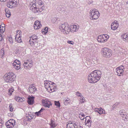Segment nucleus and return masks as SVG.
<instances>
[{
	"mask_svg": "<svg viewBox=\"0 0 128 128\" xmlns=\"http://www.w3.org/2000/svg\"><path fill=\"white\" fill-rule=\"evenodd\" d=\"M122 37L124 39V40L126 42L128 41V34L127 33H124L122 35Z\"/></svg>",
	"mask_w": 128,
	"mask_h": 128,
	"instance_id": "obj_21",
	"label": "nucleus"
},
{
	"mask_svg": "<svg viewBox=\"0 0 128 128\" xmlns=\"http://www.w3.org/2000/svg\"><path fill=\"white\" fill-rule=\"evenodd\" d=\"M111 50L107 48H104L102 49L101 53L104 57L109 58L112 55Z\"/></svg>",
	"mask_w": 128,
	"mask_h": 128,
	"instance_id": "obj_4",
	"label": "nucleus"
},
{
	"mask_svg": "<svg viewBox=\"0 0 128 128\" xmlns=\"http://www.w3.org/2000/svg\"><path fill=\"white\" fill-rule=\"evenodd\" d=\"M94 111L95 112L98 113L100 114H106L105 110L102 108H96L94 109Z\"/></svg>",
	"mask_w": 128,
	"mask_h": 128,
	"instance_id": "obj_15",
	"label": "nucleus"
},
{
	"mask_svg": "<svg viewBox=\"0 0 128 128\" xmlns=\"http://www.w3.org/2000/svg\"><path fill=\"white\" fill-rule=\"evenodd\" d=\"M9 40L10 43H11L12 44V38H9Z\"/></svg>",
	"mask_w": 128,
	"mask_h": 128,
	"instance_id": "obj_46",
	"label": "nucleus"
},
{
	"mask_svg": "<svg viewBox=\"0 0 128 128\" xmlns=\"http://www.w3.org/2000/svg\"><path fill=\"white\" fill-rule=\"evenodd\" d=\"M15 99L17 101L19 102H23L25 100V99L24 98H20L18 96H15Z\"/></svg>",
	"mask_w": 128,
	"mask_h": 128,
	"instance_id": "obj_23",
	"label": "nucleus"
},
{
	"mask_svg": "<svg viewBox=\"0 0 128 128\" xmlns=\"http://www.w3.org/2000/svg\"><path fill=\"white\" fill-rule=\"evenodd\" d=\"M119 114H120V116L122 118H124L126 115V114L125 112H123L122 110L120 111Z\"/></svg>",
	"mask_w": 128,
	"mask_h": 128,
	"instance_id": "obj_33",
	"label": "nucleus"
},
{
	"mask_svg": "<svg viewBox=\"0 0 128 128\" xmlns=\"http://www.w3.org/2000/svg\"><path fill=\"white\" fill-rule=\"evenodd\" d=\"M80 118L82 120H83L84 119V117H82V116H81V117Z\"/></svg>",
	"mask_w": 128,
	"mask_h": 128,
	"instance_id": "obj_51",
	"label": "nucleus"
},
{
	"mask_svg": "<svg viewBox=\"0 0 128 128\" xmlns=\"http://www.w3.org/2000/svg\"><path fill=\"white\" fill-rule=\"evenodd\" d=\"M89 14L90 17L92 20L98 19L100 16V13L98 10L93 9H91L90 11Z\"/></svg>",
	"mask_w": 128,
	"mask_h": 128,
	"instance_id": "obj_6",
	"label": "nucleus"
},
{
	"mask_svg": "<svg viewBox=\"0 0 128 128\" xmlns=\"http://www.w3.org/2000/svg\"><path fill=\"white\" fill-rule=\"evenodd\" d=\"M102 35L98 36L97 38V40L99 42H106V40L104 39Z\"/></svg>",
	"mask_w": 128,
	"mask_h": 128,
	"instance_id": "obj_19",
	"label": "nucleus"
},
{
	"mask_svg": "<svg viewBox=\"0 0 128 128\" xmlns=\"http://www.w3.org/2000/svg\"><path fill=\"white\" fill-rule=\"evenodd\" d=\"M22 33L21 31L20 30H17L16 32V37H18L21 36Z\"/></svg>",
	"mask_w": 128,
	"mask_h": 128,
	"instance_id": "obj_31",
	"label": "nucleus"
},
{
	"mask_svg": "<svg viewBox=\"0 0 128 128\" xmlns=\"http://www.w3.org/2000/svg\"><path fill=\"white\" fill-rule=\"evenodd\" d=\"M15 40L18 42L20 43L22 42V40L21 39V36L15 37Z\"/></svg>",
	"mask_w": 128,
	"mask_h": 128,
	"instance_id": "obj_32",
	"label": "nucleus"
},
{
	"mask_svg": "<svg viewBox=\"0 0 128 128\" xmlns=\"http://www.w3.org/2000/svg\"><path fill=\"white\" fill-rule=\"evenodd\" d=\"M15 120L14 119H12L7 121L6 123V124L8 128H12L15 125Z\"/></svg>",
	"mask_w": 128,
	"mask_h": 128,
	"instance_id": "obj_9",
	"label": "nucleus"
},
{
	"mask_svg": "<svg viewBox=\"0 0 128 128\" xmlns=\"http://www.w3.org/2000/svg\"><path fill=\"white\" fill-rule=\"evenodd\" d=\"M127 4H128V2H127Z\"/></svg>",
	"mask_w": 128,
	"mask_h": 128,
	"instance_id": "obj_57",
	"label": "nucleus"
},
{
	"mask_svg": "<svg viewBox=\"0 0 128 128\" xmlns=\"http://www.w3.org/2000/svg\"><path fill=\"white\" fill-rule=\"evenodd\" d=\"M44 86L48 92L51 93L56 91L57 90L56 86H51L49 81H45L44 82Z\"/></svg>",
	"mask_w": 128,
	"mask_h": 128,
	"instance_id": "obj_5",
	"label": "nucleus"
},
{
	"mask_svg": "<svg viewBox=\"0 0 128 128\" xmlns=\"http://www.w3.org/2000/svg\"><path fill=\"white\" fill-rule=\"evenodd\" d=\"M82 114V117H84L85 116V115L83 113V114Z\"/></svg>",
	"mask_w": 128,
	"mask_h": 128,
	"instance_id": "obj_53",
	"label": "nucleus"
},
{
	"mask_svg": "<svg viewBox=\"0 0 128 128\" xmlns=\"http://www.w3.org/2000/svg\"><path fill=\"white\" fill-rule=\"evenodd\" d=\"M0 54L1 55H2V56L4 55V49L2 48L1 49L0 51Z\"/></svg>",
	"mask_w": 128,
	"mask_h": 128,
	"instance_id": "obj_41",
	"label": "nucleus"
},
{
	"mask_svg": "<svg viewBox=\"0 0 128 128\" xmlns=\"http://www.w3.org/2000/svg\"><path fill=\"white\" fill-rule=\"evenodd\" d=\"M55 84L53 82H52V83L51 84H50V85L51 86H56L54 85H55Z\"/></svg>",
	"mask_w": 128,
	"mask_h": 128,
	"instance_id": "obj_47",
	"label": "nucleus"
},
{
	"mask_svg": "<svg viewBox=\"0 0 128 128\" xmlns=\"http://www.w3.org/2000/svg\"><path fill=\"white\" fill-rule=\"evenodd\" d=\"M34 28L35 30H37L39 29L42 26L40 21L38 20L34 22Z\"/></svg>",
	"mask_w": 128,
	"mask_h": 128,
	"instance_id": "obj_14",
	"label": "nucleus"
},
{
	"mask_svg": "<svg viewBox=\"0 0 128 128\" xmlns=\"http://www.w3.org/2000/svg\"><path fill=\"white\" fill-rule=\"evenodd\" d=\"M96 62H97V61H96V60H95V61H94V64H96Z\"/></svg>",
	"mask_w": 128,
	"mask_h": 128,
	"instance_id": "obj_54",
	"label": "nucleus"
},
{
	"mask_svg": "<svg viewBox=\"0 0 128 128\" xmlns=\"http://www.w3.org/2000/svg\"><path fill=\"white\" fill-rule=\"evenodd\" d=\"M9 109L10 111L11 112H12L13 111L14 108L12 107V104H9Z\"/></svg>",
	"mask_w": 128,
	"mask_h": 128,
	"instance_id": "obj_36",
	"label": "nucleus"
},
{
	"mask_svg": "<svg viewBox=\"0 0 128 128\" xmlns=\"http://www.w3.org/2000/svg\"><path fill=\"white\" fill-rule=\"evenodd\" d=\"M5 12L6 16L8 18L10 17L11 15L10 12V10H8V9H6L5 10Z\"/></svg>",
	"mask_w": 128,
	"mask_h": 128,
	"instance_id": "obj_27",
	"label": "nucleus"
},
{
	"mask_svg": "<svg viewBox=\"0 0 128 128\" xmlns=\"http://www.w3.org/2000/svg\"><path fill=\"white\" fill-rule=\"evenodd\" d=\"M14 90V89L13 88H10L8 90V94L10 96L12 95V92Z\"/></svg>",
	"mask_w": 128,
	"mask_h": 128,
	"instance_id": "obj_28",
	"label": "nucleus"
},
{
	"mask_svg": "<svg viewBox=\"0 0 128 128\" xmlns=\"http://www.w3.org/2000/svg\"><path fill=\"white\" fill-rule=\"evenodd\" d=\"M124 67L122 66H121L116 69V72L118 75L120 76L122 75Z\"/></svg>",
	"mask_w": 128,
	"mask_h": 128,
	"instance_id": "obj_10",
	"label": "nucleus"
},
{
	"mask_svg": "<svg viewBox=\"0 0 128 128\" xmlns=\"http://www.w3.org/2000/svg\"><path fill=\"white\" fill-rule=\"evenodd\" d=\"M29 91L30 93H34L37 90L36 88L33 85H30L28 88Z\"/></svg>",
	"mask_w": 128,
	"mask_h": 128,
	"instance_id": "obj_17",
	"label": "nucleus"
},
{
	"mask_svg": "<svg viewBox=\"0 0 128 128\" xmlns=\"http://www.w3.org/2000/svg\"><path fill=\"white\" fill-rule=\"evenodd\" d=\"M6 0H0L2 2H5L6 1Z\"/></svg>",
	"mask_w": 128,
	"mask_h": 128,
	"instance_id": "obj_52",
	"label": "nucleus"
},
{
	"mask_svg": "<svg viewBox=\"0 0 128 128\" xmlns=\"http://www.w3.org/2000/svg\"><path fill=\"white\" fill-rule=\"evenodd\" d=\"M70 100L69 98H67V99H66L64 102V104L66 105L68 104H70Z\"/></svg>",
	"mask_w": 128,
	"mask_h": 128,
	"instance_id": "obj_35",
	"label": "nucleus"
},
{
	"mask_svg": "<svg viewBox=\"0 0 128 128\" xmlns=\"http://www.w3.org/2000/svg\"><path fill=\"white\" fill-rule=\"evenodd\" d=\"M34 116H33L32 114H27L26 115V117L28 119V120L30 121V120L32 119Z\"/></svg>",
	"mask_w": 128,
	"mask_h": 128,
	"instance_id": "obj_29",
	"label": "nucleus"
},
{
	"mask_svg": "<svg viewBox=\"0 0 128 128\" xmlns=\"http://www.w3.org/2000/svg\"><path fill=\"white\" fill-rule=\"evenodd\" d=\"M67 43L69 44L73 45L74 44V42L72 40H68Z\"/></svg>",
	"mask_w": 128,
	"mask_h": 128,
	"instance_id": "obj_42",
	"label": "nucleus"
},
{
	"mask_svg": "<svg viewBox=\"0 0 128 128\" xmlns=\"http://www.w3.org/2000/svg\"><path fill=\"white\" fill-rule=\"evenodd\" d=\"M1 102V100H0V102Z\"/></svg>",
	"mask_w": 128,
	"mask_h": 128,
	"instance_id": "obj_58",
	"label": "nucleus"
},
{
	"mask_svg": "<svg viewBox=\"0 0 128 128\" xmlns=\"http://www.w3.org/2000/svg\"><path fill=\"white\" fill-rule=\"evenodd\" d=\"M7 6L8 8H12L14 7H15L16 5L12 2H10V1L9 0V2L7 4Z\"/></svg>",
	"mask_w": 128,
	"mask_h": 128,
	"instance_id": "obj_25",
	"label": "nucleus"
},
{
	"mask_svg": "<svg viewBox=\"0 0 128 128\" xmlns=\"http://www.w3.org/2000/svg\"><path fill=\"white\" fill-rule=\"evenodd\" d=\"M76 124H74L72 123L71 122H69L67 123V128H76Z\"/></svg>",
	"mask_w": 128,
	"mask_h": 128,
	"instance_id": "obj_18",
	"label": "nucleus"
},
{
	"mask_svg": "<svg viewBox=\"0 0 128 128\" xmlns=\"http://www.w3.org/2000/svg\"><path fill=\"white\" fill-rule=\"evenodd\" d=\"M48 28L46 27L44 29L42 30V33L43 34H45L47 33L48 32Z\"/></svg>",
	"mask_w": 128,
	"mask_h": 128,
	"instance_id": "obj_30",
	"label": "nucleus"
},
{
	"mask_svg": "<svg viewBox=\"0 0 128 128\" xmlns=\"http://www.w3.org/2000/svg\"><path fill=\"white\" fill-rule=\"evenodd\" d=\"M59 28L63 34H68L70 32H77L79 29V26L77 24H72L70 26L67 23L65 22L60 24Z\"/></svg>",
	"mask_w": 128,
	"mask_h": 128,
	"instance_id": "obj_1",
	"label": "nucleus"
},
{
	"mask_svg": "<svg viewBox=\"0 0 128 128\" xmlns=\"http://www.w3.org/2000/svg\"><path fill=\"white\" fill-rule=\"evenodd\" d=\"M79 99V101L81 104L84 103L85 101V98L82 96L80 97Z\"/></svg>",
	"mask_w": 128,
	"mask_h": 128,
	"instance_id": "obj_34",
	"label": "nucleus"
},
{
	"mask_svg": "<svg viewBox=\"0 0 128 128\" xmlns=\"http://www.w3.org/2000/svg\"><path fill=\"white\" fill-rule=\"evenodd\" d=\"M23 64L24 67L26 69H28L32 67L33 65V62L31 60H25Z\"/></svg>",
	"mask_w": 128,
	"mask_h": 128,
	"instance_id": "obj_8",
	"label": "nucleus"
},
{
	"mask_svg": "<svg viewBox=\"0 0 128 128\" xmlns=\"http://www.w3.org/2000/svg\"><path fill=\"white\" fill-rule=\"evenodd\" d=\"M2 35L0 34V41L2 40Z\"/></svg>",
	"mask_w": 128,
	"mask_h": 128,
	"instance_id": "obj_48",
	"label": "nucleus"
},
{
	"mask_svg": "<svg viewBox=\"0 0 128 128\" xmlns=\"http://www.w3.org/2000/svg\"><path fill=\"white\" fill-rule=\"evenodd\" d=\"M101 72L99 70H94L91 72L88 76V82L91 83L97 82L100 78Z\"/></svg>",
	"mask_w": 128,
	"mask_h": 128,
	"instance_id": "obj_2",
	"label": "nucleus"
},
{
	"mask_svg": "<svg viewBox=\"0 0 128 128\" xmlns=\"http://www.w3.org/2000/svg\"><path fill=\"white\" fill-rule=\"evenodd\" d=\"M10 2H12L16 6L17 3L18 2V0H10Z\"/></svg>",
	"mask_w": 128,
	"mask_h": 128,
	"instance_id": "obj_38",
	"label": "nucleus"
},
{
	"mask_svg": "<svg viewBox=\"0 0 128 128\" xmlns=\"http://www.w3.org/2000/svg\"><path fill=\"white\" fill-rule=\"evenodd\" d=\"M55 104L58 107H60V104L58 102L55 101Z\"/></svg>",
	"mask_w": 128,
	"mask_h": 128,
	"instance_id": "obj_43",
	"label": "nucleus"
},
{
	"mask_svg": "<svg viewBox=\"0 0 128 128\" xmlns=\"http://www.w3.org/2000/svg\"><path fill=\"white\" fill-rule=\"evenodd\" d=\"M5 25L2 24L0 26V32L2 33H3L5 30Z\"/></svg>",
	"mask_w": 128,
	"mask_h": 128,
	"instance_id": "obj_24",
	"label": "nucleus"
},
{
	"mask_svg": "<svg viewBox=\"0 0 128 128\" xmlns=\"http://www.w3.org/2000/svg\"><path fill=\"white\" fill-rule=\"evenodd\" d=\"M18 52H16V54H17L18 53Z\"/></svg>",
	"mask_w": 128,
	"mask_h": 128,
	"instance_id": "obj_56",
	"label": "nucleus"
},
{
	"mask_svg": "<svg viewBox=\"0 0 128 128\" xmlns=\"http://www.w3.org/2000/svg\"><path fill=\"white\" fill-rule=\"evenodd\" d=\"M118 26V21H114L111 24V28L113 30H116Z\"/></svg>",
	"mask_w": 128,
	"mask_h": 128,
	"instance_id": "obj_13",
	"label": "nucleus"
},
{
	"mask_svg": "<svg viewBox=\"0 0 128 128\" xmlns=\"http://www.w3.org/2000/svg\"><path fill=\"white\" fill-rule=\"evenodd\" d=\"M15 78V75L12 72L6 74L4 76V80L7 82H12Z\"/></svg>",
	"mask_w": 128,
	"mask_h": 128,
	"instance_id": "obj_3",
	"label": "nucleus"
},
{
	"mask_svg": "<svg viewBox=\"0 0 128 128\" xmlns=\"http://www.w3.org/2000/svg\"><path fill=\"white\" fill-rule=\"evenodd\" d=\"M34 97L29 96L28 98V102L30 105H32L34 103Z\"/></svg>",
	"mask_w": 128,
	"mask_h": 128,
	"instance_id": "obj_20",
	"label": "nucleus"
},
{
	"mask_svg": "<svg viewBox=\"0 0 128 128\" xmlns=\"http://www.w3.org/2000/svg\"><path fill=\"white\" fill-rule=\"evenodd\" d=\"M89 118H90V117L88 116H86L85 118L86 126H88V128L90 127L92 122L89 120Z\"/></svg>",
	"mask_w": 128,
	"mask_h": 128,
	"instance_id": "obj_16",
	"label": "nucleus"
},
{
	"mask_svg": "<svg viewBox=\"0 0 128 128\" xmlns=\"http://www.w3.org/2000/svg\"><path fill=\"white\" fill-rule=\"evenodd\" d=\"M38 39V37L36 35H33L30 38L29 41L30 44L31 46L34 45L36 47H37L38 44L36 41Z\"/></svg>",
	"mask_w": 128,
	"mask_h": 128,
	"instance_id": "obj_7",
	"label": "nucleus"
},
{
	"mask_svg": "<svg viewBox=\"0 0 128 128\" xmlns=\"http://www.w3.org/2000/svg\"><path fill=\"white\" fill-rule=\"evenodd\" d=\"M124 118L126 120H127L128 119V116H127L126 115V116H124Z\"/></svg>",
	"mask_w": 128,
	"mask_h": 128,
	"instance_id": "obj_50",
	"label": "nucleus"
},
{
	"mask_svg": "<svg viewBox=\"0 0 128 128\" xmlns=\"http://www.w3.org/2000/svg\"><path fill=\"white\" fill-rule=\"evenodd\" d=\"M3 122L1 120H0V128H2V125Z\"/></svg>",
	"mask_w": 128,
	"mask_h": 128,
	"instance_id": "obj_45",
	"label": "nucleus"
},
{
	"mask_svg": "<svg viewBox=\"0 0 128 128\" xmlns=\"http://www.w3.org/2000/svg\"><path fill=\"white\" fill-rule=\"evenodd\" d=\"M83 113L82 112L80 113V114L79 115V117H81V116H82V114H83Z\"/></svg>",
	"mask_w": 128,
	"mask_h": 128,
	"instance_id": "obj_49",
	"label": "nucleus"
},
{
	"mask_svg": "<svg viewBox=\"0 0 128 128\" xmlns=\"http://www.w3.org/2000/svg\"><path fill=\"white\" fill-rule=\"evenodd\" d=\"M43 110V109L42 108L38 112H36L35 113V115H36L37 116H38L40 114V112H42V111Z\"/></svg>",
	"mask_w": 128,
	"mask_h": 128,
	"instance_id": "obj_37",
	"label": "nucleus"
},
{
	"mask_svg": "<svg viewBox=\"0 0 128 128\" xmlns=\"http://www.w3.org/2000/svg\"><path fill=\"white\" fill-rule=\"evenodd\" d=\"M76 95L80 97L82 96V94L78 92H77L76 93Z\"/></svg>",
	"mask_w": 128,
	"mask_h": 128,
	"instance_id": "obj_40",
	"label": "nucleus"
},
{
	"mask_svg": "<svg viewBox=\"0 0 128 128\" xmlns=\"http://www.w3.org/2000/svg\"><path fill=\"white\" fill-rule=\"evenodd\" d=\"M34 6H35V4H32V6L30 8V9L32 10V12H38V9L36 7H34Z\"/></svg>",
	"mask_w": 128,
	"mask_h": 128,
	"instance_id": "obj_22",
	"label": "nucleus"
},
{
	"mask_svg": "<svg viewBox=\"0 0 128 128\" xmlns=\"http://www.w3.org/2000/svg\"><path fill=\"white\" fill-rule=\"evenodd\" d=\"M42 105L46 107L49 108L52 106V104L50 101L48 100H42Z\"/></svg>",
	"mask_w": 128,
	"mask_h": 128,
	"instance_id": "obj_12",
	"label": "nucleus"
},
{
	"mask_svg": "<svg viewBox=\"0 0 128 128\" xmlns=\"http://www.w3.org/2000/svg\"><path fill=\"white\" fill-rule=\"evenodd\" d=\"M20 61L16 60L13 63L14 68L17 70H19L20 68Z\"/></svg>",
	"mask_w": 128,
	"mask_h": 128,
	"instance_id": "obj_11",
	"label": "nucleus"
},
{
	"mask_svg": "<svg viewBox=\"0 0 128 128\" xmlns=\"http://www.w3.org/2000/svg\"><path fill=\"white\" fill-rule=\"evenodd\" d=\"M50 125L51 127L54 128L56 127L57 124H56L55 121L52 120Z\"/></svg>",
	"mask_w": 128,
	"mask_h": 128,
	"instance_id": "obj_26",
	"label": "nucleus"
},
{
	"mask_svg": "<svg viewBox=\"0 0 128 128\" xmlns=\"http://www.w3.org/2000/svg\"><path fill=\"white\" fill-rule=\"evenodd\" d=\"M103 36L104 38V39H105L106 40V41H107L108 39L109 38V36L107 34H103Z\"/></svg>",
	"mask_w": 128,
	"mask_h": 128,
	"instance_id": "obj_39",
	"label": "nucleus"
},
{
	"mask_svg": "<svg viewBox=\"0 0 128 128\" xmlns=\"http://www.w3.org/2000/svg\"><path fill=\"white\" fill-rule=\"evenodd\" d=\"M80 128H82V126H79Z\"/></svg>",
	"mask_w": 128,
	"mask_h": 128,
	"instance_id": "obj_55",
	"label": "nucleus"
},
{
	"mask_svg": "<svg viewBox=\"0 0 128 128\" xmlns=\"http://www.w3.org/2000/svg\"><path fill=\"white\" fill-rule=\"evenodd\" d=\"M119 126L121 127H123L124 126L123 123L122 122H119Z\"/></svg>",
	"mask_w": 128,
	"mask_h": 128,
	"instance_id": "obj_44",
	"label": "nucleus"
}]
</instances>
